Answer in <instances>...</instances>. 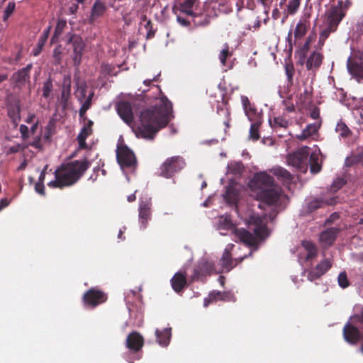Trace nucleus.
Segmentation results:
<instances>
[{
    "mask_svg": "<svg viewBox=\"0 0 363 363\" xmlns=\"http://www.w3.org/2000/svg\"><path fill=\"white\" fill-rule=\"evenodd\" d=\"M174 118L172 105L165 96L159 99L155 106L140 113V125L135 130L137 137L152 140L156 133Z\"/></svg>",
    "mask_w": 363,
    "mask_h": 363,
    "instance_id": "obj_1",
    "label": "nucleus"
},
{
    "mask_svg": "<svg viewBox=\"0 0 363 363\" xmlns=\"http://www.w3.org/2000/svg\"><path fill=\"white\" fill-rule=\"evenodd\" d=\"M250 187L253 197L272 208L268 217L272 220L277 213L276 208L287 199L281 188L274 184L273 178L266 172L256 173L250 182Z\"/></svg>",
    "mask_w": 363,
    "mask_h": 363,
    "instance_id": "obj_2",
    "label": "nucleus"
},
{
    "mask_svg": "<svg viewBox=\"0 0 363 363\" xmlns=\"http://www.w3.org/2000/svg\"><path fill=\"white\" fill-rule=\"evenodd\" d=\"M87 160H75L62 165L55 172V180L48 185L52 188H62L76 183L89 168Z\"/></svg>",
    "mask_w": 363,
    "mask_h": 363,
    "instance_id": "obj_3",
    "label": "nucleus"
},
{
    "mask_svg": "<svg viewBox=\"0 0 363 363\" xmlns=\"http://www.w3.org/2000/svg\"><path fill=\"white\" fill-rule=\"evenodd\" d=\"M267 216V215L264 213L262 216L252 214L249 217L248 225L250 228L254 226L252 230H253L255 235L242 228H236L233 234L246 245H255L258 238L264 239L269 235V230L264 222Z\"/></svg>",
    "mask_w": 363,
    "mask_h": 363,
    "instance_id": "obj_4",
    "label": "nucleus"
},
{
    "mask_svg": "<svg viewBox=\"0 0 363 363\" xmlns=\"http://www.w3.org/2000/svg\"><path fill=\"white\" fill-rule=\"evenodd\" d=\"M116 157L122 169L126 168L135 169L137 165L136 157L133 152L126 145L118 146L116 150Z\"/></svg>",
    "mask_w": 363,
    "mask_h": 363,
    "instance_id": "obj_5",
    "label": "nucleus"
},
{
    "mask_svg": "<svg viewBox=\"0 0 363 363\" xmlns=\"http://www.w3.org/2000/svg\"><path fill=\"white\" fill-rule=\"evenodd\" d=\"M185 166L184 159L179 156L167 158L160 167V174L166 178L171 177L174 173Z\"/></svg>",
    "mask_w": 363,
    "mask_h": 363,
    "instance_id": "obj_6",
    "label": "nucleus"
},
{
    "mask_svg": "<svg viewBox=\"0 0 363 363\" xmlns=\"http://www.w3.org/2000/svg\"><path fill=\"white\" fill-rule=\"evenodd\" d=\"M308 149L307 146H305L293 153L289 154L286 159L288 164L301 169H306Z\"/></svg>",
    "mask_w": 363,
    "mask_h": 363,
    "instance_id": "obj_7",
    "label": "nucleus"
},
{
    "mask_svg": "<svg viewBox=\"0 0 363 363\" xmlns=\"http://www.w3.org/2000/svg\"><path fill=\"white\" fill-rule=\"evenodd\" d=\"M344 16L345 13L340 5L331 6L325 13L324 24L337 28Z\"/></svg>",
    "mask_w": 363,
    "mask_h": 363,
    "instance_id": "obj_8",
    "label": "nucleus"
},
{
    "mask_svg": "<svg viewBox=\"0 0 363 363\" xmlns=\"http://www.w3.org/2000/svg\"><path fill=\"white\" fill-rule=\"evenodd\" d=\"M151 206L150 199L140 201V202L138 217L140 226L142 229L147 227V223L151 218Z\"/></svg>",
    "mask_w": 363,
    "mask_h": 363,
    "instance_id": "obj_9",
    "label": "nucleus"
},
{
    "mask_svg": "<svg viewBox=\"0 0 363 363\" xmlns=\"http://www.w3.org/2000/svg\"><path fill=\"white\" fill-rule=\"evenodd\" d=\"M317 255V249L315 245L311 241L303 240L301 242V247L299 248L298 259L300 261H308Z\"/></svg>",
    "mask_w": 363,
    "mask_h": 363,
    "instance_id": "obj_10",
    "label": "nucleus"
},
{
    "mask_svg": "<svg viewBox=\"0 0 363 363\" xmlns=\"http://www.w3.org/2000/svg\"><path fill=\"white\" fill-rule=\"evenodd\" d=\"M84 300L86 304L96 306L106 300V294L101 291L91 289L84 295Z\"/></svg>",
    "mask_w": 363,
    "mask_h": 363,
    "instance_id": "obj_11",
    "label": "nucleus"
},
{
    "mask_svg": "<svg viewBox=\"0 0 363 363\" xmlns=\"http://www.w3.org/2000/svg\"><path fill=\"white\" fill-rule=\"evenodd\" d=\"M340 229L337 227L327 228L323 231L319 235L320 243L324 247L330 246L335 241L337 235L340 233Z\"/></svg>",
    "mask_w": 363,
    "mask_h": 363,
    "instance_id": "obj_12",
    "label": "nucleus"
},
{
    "mask_svg": "<svg viewBox=\"0 0 363 363\" xmlns=\"http://www.w3.org/2000/svg\"><path fill=\"white\" fill-rule=\"evenodd\" d=\"M117 112L120 117L128 124L133 121L131 105L127 101H121L117 105Z\"/></svg>",
    "mask_w": 363,
    "mask_h": 363,
    "instance_id": "obj_13",
    "label": "nucleus"
},
{
    "mask_svg": "<svg viewBox=\"0 0 363 363\" xmlns=\"http://www.w3.org/2000/svg\"><path fill=\"white\" fill-rule=\"evenodd\" d=\"M233 247V245H228V247L224 250L222 257L220 259V263L223 268V270H225L227 272L230 271L231 269H233L237 264H238V259H231V255L230 253V249ZM247 256L245 255L244 257H241L238 262H241L244 258H245Z\"/></svg>",
    "mask_w": 363,
    "mask_h": 363,
    "instance_id": "obj_14",
    "label": "nucleus"
},
{
    "mask_svg": "<svg viewBox=\"0 0 363 363\" xmlns=\"http://www.w3.org/2000/svg\"><path fill=\"white\" fill-rule=\"evenodd\" d=\"M343 336L347 342L356 344L359 339V331L351 323H347L343 328Z\"/></svg>",
    "mask_w": 363,
    "mask_h": 363,
    "instance_id": "obj_15",
    "label": "nucleus"
},
{
    "mask_svg": "<svg viewBox=\"0 0 363 363\" xmlns=\"http://www.w3.org/2000/svg\"><path fill=\"white\" fill-rule=\"evenodd\" d=\"M331 267L330 262L328 259L322 261L316 265L308 274V279L313 281L324 274Z\"/></svg>",
    "mask_w": 363,
    "mask_h": 363,
    "instance_id": "obj_16",
    "label": "nucleus"
},
{
    "mask_svg": "<svg viewBox=\"0 0 363 363\" xmlns=\"http://www.w3.org/2000/svg\"><path fill=\"white\" fill-rule=\"evenodd\" d=\"M211 270V264L206 260H202L194 269V274L192 275L191 279L192 280H197L204 276L209 274Z\"/></svg>",
    "mask_w": 363,
    "mask_h": 363,
    "instance_id": "obj_17",
    "label": "nucleus"
},
{
    "mask_svg": "<svg viewBox=\"0 0 363 363\" xmlns=\"http://www.w3.org/2000/svg\"><path fill=\"white\" fill-rule=\"evenodd\" d=\"M216 228L220 231V233L223 235L226 234L223 230H230L233 233L236 229L228 216H222L218 218Z\"/></svg>",
    "mask_w": 363,
    "mask_h": 363,
    "instance_id": "obj_18",
    "label": "nucleus"
},
{
    "mask_svg": "<svg viewBox=\"0 0 363 363\" xmlns=\"http://www.w3.org/2000/svg\"><path fill=\"white\" fill-rule=\"evenodd\" d=\"M126 345L129 349L138 351L143 345V338L139 333H132L127 337Z\"/></svg>",
    "mask_w": 363,
    "mask_h": 363,
    "instance_id": "obj_19",
    "label": "nucleus"
},
{
    "mask_svg": "<svg viewBox=\"0 0 363 363\" xmlns=\"http://www.w3.org/2000/svg\"><path fill=\"white\" fill-rule=\"evenodd\" d=\"M92 125L93 122L91 121H88L87 123L82 128L81 132L78 135L77 140L79 142V148H86L87 146L86 143V139L92 133Z\"/></svg>",
    "mask_w": 363,
    "mask_h": 363,
    "instance_id": "obj_20",
    "label": "nucleus"
},
{
    "mask_svg": "<svg viewBox=\"0 0 363 363\" xmlns=\"http://www.w3.org/2000/svg\"><path fill=\"white\" fill-rule=\"evenodd\" d=\"M172 286L176 292L181 291L186 284V274L177 272L171 280Z\"/></svg>",
    "mask_w": 363,
    "mask_h": 363,
    "instance_id": "obj_21",
    "label": "nucleus"
},
{
    "mask_svg": "<svg viewBox=\"0 0 363 363\" xmlns=\"http://www.w3.org/2000/svg\"><path fill=\"white\" fill-rule=\"evenodd\" d=\"M320 123L308 124L300 134L296 135V138L301 141L310 138L311 137L317 133L318 129L320 128Z\"/></svg>",
    "mask_w": 363,
    "mask_h": 363,
    "instance_id": "obj_22",
    "label": "nucleus"
},
{
    "mask_svg": "<svg viewBox=\"0 0 363 363\" xmlns=\"http://www.w3.org/2000/svg\"><path fill=\"white\" fill-rule=\"evenodd\" d=\"M311 172L313 174L318 173L321 169L322 159L319 150L313 151L310 156Z\"/></svg>",
    "mask_w": 363,
    "mask_h": 363,
    "instance_id": "obj_23",
    "label": "nucleus"
},
{
    "mask_svg": "<svg viewBox=\"0 0 363 363\" xmlns=\"http://www.w3.org/2000/svg\"><path fill=\"white\" fill-rule=\"evenodd\" d=\"M71 77L69 75L65 76L62 82L61 102L66 105L69 101L71 94Z\"/></svg>",
    "mask_w": 363,
    "mask_h": 363,
    "instance_id": "obj_24",
    "label": "nucleus"
},
{
    "mask_svg": "<svg viewBox=\"0 0 363 363\" xmlns=\"http://www.w3.org/2000/svg\"><path fill=\"white\" fill-rule=\"evenodd\" d=\"M323 61V55L317 52H313L306 61V67L308 69H313L319 67Z\"/></svg>",
    "mask_w": 363,
    "mask_h": 363,
    "instance_id": "obj_25",
    "label": "nucleus"
},
{
    "mask_svg": "<svg viewBox=\"0 0 363 363\" xmlns=\"http://www.w3.org/2000/svg\"><path fill=\"white\" fill-rule=\"evenodd\" d=\"M155 335L157 336V342L160 345L166 346L168 345L171 337L170 328H165L162 331L156 330Z\"/></svg>",
    "mask_w": 363,
    "mask_h": 363,
    "instance_id": "obj_26",
    "label": "nucleus"
},
{
    "mask_svg": "<svg viewBox=\"0 0 363 363\" xmlns=\"http://www.w3.org/2000/svg\"><path fill=\"white\" fill-rule=\"evenodd\" d=\"M74 95L80 103L86 98V84L84 82H77Z\"/></svg>",
    "mask_w": 363,
    "mask_h": 363,
    "instance_id": "obj_27",
    "label": "nucleus"
},
{
    "mask_svg": "<svg viewBox=\"0 0 363 363\" xmlns=\"http://www.w3.org/2000/svg\"><path fill=\"white\" fill-rule=\"evenodd\" d=\"M209 298L214 301H235V296L230 292H212L210 294Z\"/></svg>",
    "mask_w": 363,
    "mask_h": 363,
    "instance_id": "obj_28",
    "label": "nucleus"
},
{
    "mask_svg": "<svg viewBox=\"0 0 363 363\" xmlns=\"http://www.w3.org/2000/svg\"><path fill=\"white\" fill-rule=\"evenodd\" d=\"M233 52L230 50V48L228 43H225L222 50L220 51L218 58L223 67H227V59L232 57Z\"/></svg>",
    "mask_w": 363,
    "mask_h": 363,
    "instance_id": "obj_29",
    "label": "nucleus"
},
{
    "mask_svg": "<svg viewBox=\"0 0 363 363\" xmlns=\"http://www.w3.org/2000/svg\"><path fill=\"white\" fill-rule=\"evenodd\" d=\"M270 172L277 176L278 179H281L283 180H289L291 178V174L281 167H275L271 169Z\"/></svg>",
    "mask_w": 363,
    "mask_h": 363,
    "instance_id": "obj_30",
    "label": "nucleus"
},
{
    "mask_svg": "<svg viewBox=\"0 0 363 363\" xmlns=\"http://www.w3.org/2000/svg\"><path fill=\"white\" fill-rule=\"evenodd\" d=\"M301 1V0H289L286 5L284 13L286 16L295 14L300 7Z\"/></svg>",
    "mask_w": 363,
    "mask_h": 363,
    "instance_id": "obj_31",
    "label": "nucleus"
},
{
    "mask_svg": "<svg viewBox=\"0 0 363 363\" xmlns=\"http://www.w3.org/2000/svg\"><path fill=\"white\" fill-rule=\"evenodd\" d=\"M8 114L14 123H18L20 120V106L18 103L10 106L8 108Z\"/></svg>",
    "mask_w": 363,
    "mask_h": 363,
    "instance_id": "obj_32",
    "label": "nucleus"
},
{
    "mask_svg": "<svg viewBox=\"0 0 363 363\" xmlns=\"http://www.w3.org/2000/svg\"><path fill=\"white\" fill-rule=\"evenodd\" d=\"M241 101L242 104L243 108L245 110V113L247 116L250 121H254V110L251 108L250 104L248 98L247 96H242L241 97Z\"/></svg>",
    "mask_w": 363,
    "mask_h": 363,
    "instance_id": "obj_33",
    "label": "nucleus"
},
{
    "mask_svg": "<svg viewBox=\"0 0 363 363\" xmlns=\"http://www.w3.org/2000/svg\"><path fill=\"white\" fill-rule=\"evenodd\" d=\"M69 42L72 43V44H73L74 52L77 55L79 54L84 48V43H83L82 39L79 36L72 35L69 38Z\"/></svg>",
    "mask_w": 363,
    "mask_h": 363,
    "instance_id": "obj_34",
    "label": "nucleus"
},
{
    "mask_svg": "<svg viewBox=\"0 0 363 363\" xmlns=\"http://www.w3.org/2000/svg\"><path fill=\"white\" fill-rule=\"evenodd\" d=\"M105 9V5L99 1H96L92 8L91 18L94 19L101 16L104 12Z\"/></svg>",
    "mask_w": 363,
    "mask_h": 363,
    "instance_id": "obj_35",
    "label": "nucleus"
},
{
    "mask_svg": "<svg viewBox=\"0 0 363 363\" xmlns=\"http://www.w3.org/2000/svg\"><path fill=\"white\" fill-rule=\"evenodd\" d=\"M94 96V93L91 92L89 94V96L84 99L83 100L82 103V106L79 109V116L80 117H84L86 111L88 109H89L90 106H91V100H92V97Z\"/></svg>",
    "mask_w": 363,
    "mask_h": 363,
    "instance_id": "obj_36",
    "label": "nucleus"
},
{
    "mask_svg": "<svg viewBox=\"0 0 363 363\" xmlns=\"http://www.w3.org/2000/svg\"><path fill=\"white\" fill-rule=\"evenodd\" d=\"M336 29V28L330 26L329 25H325V28L322 30V32L320 34L319 43H320V45H323L325 40L330 35V34L333 32H335Z\"/></svg>",
    "mask_w": 363,
    "mask_h": 363,
    "instance_id": "obj_37",
    "label": "nucleus"
},
{
    "mask_svg": "<svg viewBox=\"0 0 363 363\" xmlns=\"http://www.w3.org/2000/svg\"><path fill=\"white\" fill-rule=\"evenodd\" d=\"M354 313L353 316L350 318V320L353 323H363V307L360 305L354 306Z\"/></svg>",
    "mask_w": 363,
    "mask_h": 363,
    "instance_id": "obj_38",
    "label": "nucleus"
},
{
    "mask_svg": "<svg viewBox=\"0 0 363 363\" xmlns=\"http://www.w3.org/2000/svg\"><path fill=\"white\" fill-rule=\"evenodd\" d=\"M66 24H67V23H66L65 20H62V19L58 20L56 27H55V29L54 35L52 38V43H55V39H57L59 37V35H61L64 28L66 26Z\"/></svg>",
    "mask_w": 363,
    "mask_h": 363,
    "instance_id": "obj_39",
    "label": "nucleus"
},
{
    "mask_svg": "<svg viewBox=\"0 0 363 363\" xmlns=\"http://www.w3.org/2000/svg\"><path fill=\"white\" fill-rule=\"evenodd\" d=\"M335 131L340 135V137L346 138L350 134L349 128L342 122L337 123Z\"/></svg>",
    "mask_w": 363,
    "mask_h": 363,
    "instance_id": "obj_40",
    "label": "nucleus"
},
{
    "mask_svg": "<svg viewBox=\"0 0 363 363\" xmlns=\"http://www.w3.org/2000/svg\"><path fill=\"white\" fill-rule=\"evenodd\" d=\"M16 4L13 1H10L7 4L6 7L4 11L3 21H6L8 18L11 16L15 10Z\"/></svg>",
    "mask_w": 363,
    "mask_h": 363,
    "instance_id": "obj_41",
    "label": "nucleus"
},
{
    "mask_svg": "<svg viewBox=\"0 0 363 363\" xmlns=\"http://www.w3.org/2000/svg\"><path fill=\"white\" fill-rule=\"evenodd\" d=\"M306 29H307V27H306V23H303V22L298 23L296 26L295 31H294L295 37L296 38L303 37L306 34Z\"/></svg>",
    "mask_w": 363,
    "mask_h": 363,
    "instance_id": "obj_42",
    "label": "nucleus"
},
{
    "mask_svg": "<svg viewBox=\"0 0 363 363\" xmlns=\"http://www.w3.org/2000/svg\"><path fill=\"white\" fill-rule=\"evenodd\" d=\"M259 129V123L257 122H255L251 124L250 129V138L254 140H258L259 138V135L258 133Z\"/></svg>",
    "mask_w": 363,
    "mask_h": 363,
    "instance_id": "obj_43",
    "label": "nucleus"
},
{
    "mask_svg": "<svg viewBox=\"0 0 363 363\" xmlns=\"http://www.w3.org/2000/svg\"><path fill=\"white\" fill-rule=\"evenodd\" d=\"M52 90V83L50 79H48L44 82L43 86V96L45 98H48Z\"/></svg>",
    "mask_w": 363,
    "mask_h": 363,
    "instance_id": "obj_44",
    "label": "nucleus"
},
{
    "mask_svg": "<svg viewBox=\"0 0 363 363\" xmlns=\"http://www.w3.org/2000/svg\"><path fill=\"white\" fill-rule=\"evenodd\" d=\"M337 281L340 286L342 288H346L349 286V282L345 272H341L339 274Z\"/></svg>",
    "mask_w": 363,
    "mask_h": 363,
    "instance_id": "obj_45",
    "label": "nucleus"
},
{
    "mask_svg": "<svg viewBox=\"0 0 363 363\" xmlns=\"http://www.w3.org/2000/svg\"><path fill=\"white\" fill-rule=\"evenodd\" d=\"M335 199H327V200L321 201H318V200L314 201L311 204V206H313V207L314 208H319V207L322 206V205L323 203H325L327 205H333L335 203Z\"/></svg>",
    "mask_w": 363,
    "mask_h": 363,
    "instance_id": "obj_46",
    "label": "nucleus"
},
{
    "mask_svg": "<svg viewBox=\"0 0 363 363\" xmlns=\"http://www.w3.org/2000/svg\"><path fill=\"white\" fill-rule=\"evenodd\" d=\"M51 26H49L45 30L43 31L42 35L40 36L39 40H38V45L40 47H43L45 45L50 30Z\"/></svg>",
    "mask_w": 363,
    "mask_h": 363,
    "instance_id": "obj_47",
    "label": "nucleus"
},
{
    "mask_svg": "<svg viewBox=\"0 0 363 363\" xmlns=\"http://www.w3.org/2000/svg\"><path fill=\"white\" fill-rule=\"evenodd\" d=\"M288 125V121L281 118L277 117L274 118V127H284L286 128Z\"/></svg>",
    "mask_w": 363,
    "mask_h": 363,
    "instance_id": "obj_48",
    "label": "nucleus"
},
{
    "mask_svg": "<svg viewBox=\"0 0 363 363\" xmlns=\"http://www.w3.org/2000/svg\"><path fill=\"white\" fill-rule=\"evenodd\" d=\"M16 79L18 81H26L28 77V74L27 73V69H21L16 74Z\"/></svg>",
    "mask_w": 363,
    "mask_h": 363,
    "instance_id": "obj_49",
    "label": "nucleus"
},
{
    "mask_svg": "<svg viewBox=\"0 0 363 363\" xmlns=\"http://www.w3.org/2000/svg\"><path fill=\"white\" fill-rule=\"evenodd\" d=\"M345 182L342 179H337L335 181H334L331 188L332 191H336L337 190L340 189L342 186L344 185Z\"/></svg>",
    "mask_w": 363,
    "mask_h": 363,
    "instance_id": "obj_50",
    "label": "nucleus"
},
{
    "mask_svg": "<svg viewBox=\"0 0 363 363\" xmlns=\"http://www.w3.org/2000/svg\"><path fill=\"white\" fill-rule=\"evenodd\" d=\"M20 132L22 135V137L23 138H27L29 137L30 130L25 125H20Z\"/></svg>",
    "mask_w": 363,
    "mask_h": 363,
    "instance_id": "obj_51",
    "label": "nucleus"
},
{
    "mask_svg": "<svg viewBox=\"0 0 363 363\" xmlns=\"http://www.w3.org/2000/svg\"><path fill=\"white\" fill-rule=\"evenodd\" d=\"M35 191L41 195L45 194V188L42 182H38L35 186Z\"/></svg>",
    "mask_w": 363,
    "mask_h": 363,
    "instance_id": "obj_52",
    "label": "nucleus"
},
{
    "mask_svg": "<svg viewBox=\"0 0 363 363\" xmlns=\"http://www.w3.org/2000/svg\"><path fill=\"white\" fill-rule=\"evenodd\" d=\"M35 114L33 113H29L28 116H27V118L26 119V122L27 123H33V124L35 122Z\"/></svg>",
    "mask_w": 363,
    "mask_h": 363,
    "instance_id": "obj_53",
    "label": "nucleus"
},
{
    "mask_svg": "<svg viewBox=\"0 0 363 363\" xmlns=\"http://www.w3.org/2000/svg\"><path fill=\"white\" fill-rule=\"evenodd\" d=\"M258 3L262 4L264 7H268L273 1V0H257Z\"/></svg>",
    "mask_w": 363,
    "mask_h": 363,
    "instance_id": "obj_54",
    "label": "nucleus"
},
{
    "mask_svg": "<svg viewBox=\"0 0 363 363\" xmlns=\"http://www.w3.org/2000/svg\"><path fill=\"white\" fill-rule=\"evenodd\" d=\"M319 115H320V112H319V110L317 108L313 109L311 112V117L313 119H317L319 117Z\"/></svg>",
    "mask_w": 363,
    "mask_h": 363,
    "instance_id": "obj_55",
    "label": "nucleus"
},
{
    "mask_svg": "<svg viewBox=\"0 0 363 363\" xmlns=\"http://www.w3.org/2000/svg\"><path fill=\"white\" fill-rule=\"evenodd\" d=\"M38 121H36L30 127V133L34 134L38 128Z\"/></svg>",
    "mask_w": 363,
    "mask_h": 363,
    "instance_id": "obj_56",
    "label": "nucleus"
},
{
    "mask_svg": "<svg viewBox=\"0 0 363 363\" xmlns=\"http://www.w3.org/2000/svg\"><path fill=\"white\" fill-rule=\"evenodd\" d=\"M158 75L154 77L152 79H145L143 82V84L146 86H149L152 82L157 81V80Z\"/></svg>",
    "mask_w": 363,
    "mask_h": 363,
    "instance_id": "obj_57",
    "label": "nucleus"
},
{
    "mask_svg": "<svg viewBox=\"0 0 363 363\" xmlns=\"http://www.w3.org/2000/svg\"><path fill=\"white\" fill-rule=\"evenodd\" d=\"M286 73L289 79H291L293 76L292 68H290L289 66L286 67Z\"/></svg>",
    "mask_w": 363,
    "mask_h": 363,
    "instance_id": "obj_58",
    "label": "nucleus"
},
{
    "mask_svg": "<svg viewBox=\"0 0 363 363\" xmlns=\"http://www.w3.org/2000/svg\"><path fill=\"white\" fill-rule=\"evenodd\" d=\"M338 218H339V214L337 213H334L330 216V218L328 220V222L330 223V222L337 220Z\"/></svg>",
    "mask_w": 363,
    "mask_h": 363,
    "instance_id": "obj_59",
    "label": "nucleus"
},
{
    "mask_svg": "<svg viewBox=\"0 0 363 363\" xmlns=\"http://www.w3.org/2000/svg\"><path fill=\"white\" fill-rule=\"evenodd\" d=\"M177 21L182 26L188 25V21L182 17H177Z\"/></svg>",
    "mask_w": 363,
    "mask_h": 363,
    "instance_id": "obj_60",
    "label": "nucleus"
},
{
    "mask_svg": "<svg viewBox=\"0 0 363 363\" xmlns=\"http://www.w3.org/2000/svg\"><path fill=\"white\" fill-rule=\"evenodd\" d=\"M9 205V201L6 199H2L0 202V211Z\"/></svg>",
    "mask_w": 363,
    "mask_h": 363,
    "instance_id": "obj_61",
    "label": "nucleus"
},
{
    "mask_svg": "<svg viewBox=\"0 0 363 363\" xmlns=\"http://www.w3.org/2000/svg\"><path fill=\"white\" fill-rule=\"evenodd\" d=\"M77 9H78V6L76 4H73L72 6H71L69 7V11L71 13L73 14L77 11Z\"/></svg>",
    "mask_w": 363,
    "mask_h": 363,
    "instance_id": "obj_62",
    "label": "nucleus"
},
{
    "mask_svg": "<svg viewBox=\"0 0 363 363\" xmlns=\"http://www.w3.org/2000/svg\"><path fill=\"white\" fill-rule=\"evenodd\" d=\"M136 196L135 194H132L130 196H128L127 200L128 202H133L135 201Z\"/></svg>",
    "mask_w": 363,
    "mask_h": 363,
    "instance_id": "obj_63",
    "label": "nucleus"
},
{
    "mask_svg": "<svg viewBox=\"0 0 363 363\" xmlns=\"http://www.w3.org/2000/svg\"><path fill=\"white\" fill-rule=\"evenodd\" d=\"M43 47H40L38 45V48H36L35 50H33V55L35 56H37L41 51V49H42Z\"/></svg>",
    "mask_w": 363,
    "mask_h": 363,
    "instance_id": "obj_64",
    "label": "nucleus"
}]
</instances>
